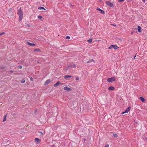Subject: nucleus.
I'll return each instance as SVG.
<instances>
[{"label":"nucleus","mask_w":147,"mask_h":147,"mask_svg":"<svg viewBox=\"0 0 147 147\" xmlns=\"http://www.w3.org/2000/svg\"><path fill=\"white\" fill-rule=\"evenodd\" d=\"M18 14L19 16V20L20 22L21 21L23 18V13L22 11L21 8L20 7L18 10L17 13Z\"/></svg>","instance_id":"nucleus-1"},{"label":"nucleus","mask_w":147,"mask_h":147,"mask_svg":"<svg viewBox=\"0 0 147 147\" xmlns=\"http://www.w3.org/2000/svg\"><path fill=\"white\" fill-rule=\"evenodd\" d=\"M71 67L75 68L76 67V64L74 63H72L69 65H68L66 67V69L68 70V69Z\"/></svg>","instance_id":"nucleus-2"},{"label":"nucleus","mask_w":147,"mask_h":147,"mask_svg":"<svg viewBox=\"0 0 147 147\" xmlns=\"http://www.w3.org/2000/svg\"><path fill=\"white\" fill-rule=\"evenodd\" d=\"M41 142V140L38 138H36L34 139V142L36 144H38Z\"/></svg>","instance_id":"nucleus-3"},{"label":"nucleus","mask_w":147,"mask_h":147,"mask_svg":"<svg viewBox=\"0 0 147 147\" xmlns=\"http://www.w3.org/2000/svg\"><path fill=\"white\" fill-rule=\"evenodd\" d=\"M116 79L114 77H112L111 78H108L107 79V81L109 82H112L113 81H115Z\"/></svg>","instance_id":"nucleus-4"},{"label":"nucleus","mask_w":147,"mask_h":147,"mask_svg":"<svg viewBox=\"0 0 147 147\" xmlns=\"http://www.w3.org/2000/svg\"><path fill=\"white\" fill-rule=\"evenodd\" d=\"M130 108H131L130 107H129L128 108H127L125 110V111L124 112H123L122 113V114H124V113H127L130 110Z\"/></svg>","instance_id":"nucleus-5"},{"label":"nucleus","mask_w":147,"mask_h":147,"mask_svg":"<svg viewBox=\"0 0 147 147\" xmlns=\"http://www.w3.org/2000/svg\"><path fill=\"white\" fill-rule=\"evenodd\" d=\"M106 3L107 5L110 7H112L113 5V4L109 1H106Z\"/></svg>","instance_id":"nucleus-6"},{"label":"nucleus","mask_w":147,"mask_h":147,"mask_svg":"<svg viewBox=\"0 0 147 147\" xmlns=\"http://www.w3.org/2000/svg\"><path fill=\"white\" fill-rule=\"evenodd\" d=\"M63 89L65 90L70 91L71 90V89L68 87L67 86L64 87L63 88Z\"/></svg>","instance_id":"nucleus-7"},{"label":"nucleus","mask_w":147,"mask_h":147,"mask_svg":"<svg viewBox=\"0 0 147 147\" xmlns=\"http://www.w3.org/2000/svg\"><path fill=\"white\" fill-rule=\"evenodd\" d=\"M96 10L98 11H100V13L102 14H105V12L103 11L101 9H100L98 7H97Z\"/></svg>","instance_id":"nucleus-8"},{"label":"nucleus","mask_w":147,"mask_h":147,"mask_svg":"<svg viewBox=\"0 0 147 147\" xmlns=\"http://www.w3.org/2000/svg\"><path fill=\"white\" fill-rule=\"evenodd\" d=\"M51 82V80L50 79H49L47 80L45 82V83L44 85H48Z\"/></svg>","instance_id":"nucleus-9"},{"label":"nucleus","mask_w":147,"mask_h":147,"mask_svg":"<svg viewBox=\"0 0 147 147\" xmlns=\"http://www.w3.org/2000/svg\"><path fill=\"white\" fill-rule=\"evenodd\" d=\"M60 83L59 81L57 82L55 84H54L53 85L54 87H56L58 86L60 84Z\"/></svg>","instance_id":"nucleus-10"},{"label":"nucleus","mask_w":147,"mask_h":147,"mask_svg":"<svg viewBox=\"0 0 147 147\" xmlns=\"http://www.w3.org/2000/svg\"><path fill=\"white\" fill-rule=\"evenodd\" d=\"M115 89V88L113 86H110L108 88V90H114Z\"/></svg>","instance_id":"nucleus-11"},{"label":"nucleus","mask_w":147,"mask_h":147,"mask_svg":"<svg viewBox=\"0 0 147 147\" xmlns=\"http://www.w3.org/2000/svg\"><path fill=\"white\" fill-rule=\"evenodd\" d=\"M27 44L30 46H35V44L34 43H32L29 42H27Z\"/></svg>","instance_id":"nucleus-12"},{"label":"nucleus","mask_w":147,"mask_h":147,"mask_svg":"<svg viewBox=\"0 0 147 147\" xmlns=\"http://www.w3.org/2000/svg\"><path fill=\"white\" fill-rule=\"evenodd\" d=\"M112 47L114 49H116L118 48V47L116 45H112Z\"/></svg>","instance_id":"nucleus-13"},{"label":"nucleus","mask_w":147,"mask_h":147,"mask_svg":"<svg viewBox=\"0 0 147 147\" xmlns=\"http://www.w3.org/2000/svg\"><path fill=\"white\" fill-rule=\"evenodd\" d=\"M34 52H41V51L39 49L36 48V49H34Z\"/></svg>","instance_id":"nucleus-14"},{"label":"nucleus","mask_w":147,"mask_h":147,"mask_svg":"<svg viewBox=\"0 0 147 147\" xmlns=\"http://www.w3.org/2000/svg\"><path fill=\"white\" fill-rule=\"evenodd\" d=\"M140 100L142 102H144L145 100L144 98L142 97H140Z\"/></svg>","instance_id":"nucleus-15"},{"label":"nucleus","mask_w":147,"mask_h":147,"mask_svg":"<svg viewBox=\"0 0 147 147\" xmlns=\"http://www.w3.org/2000/svg\"><path fill=\"white\" fill-rule=\"evenodd\" d=\"M6 117H7V114H6L4 116V118L3 119V121H5L6 120Z\"/></svg>","instance_id":"nucleus-16"},{"label":"nucleus","mask_w":147,"mask_h":147,"mask_svg":"<svg viewBox=\"0 0 147 147\" xmlns=\"http://www.w3.org/2000/svg\"><path fill=\"white\" fill-rule=\"evenodd\" d=\"M71 76L66 75L65 76V78L66 79V78H71Z\"/></svg>","instance_id":"nucleus-17"},{"label":"nucleus","mask_w":147,"mask_h":147,"mask_svg":"<svg viewBox=\"0 0 147 147\" xmlns=\"http://www.w3.org/2000/svg\"><path fill=\"white\" fill-rule=\"evenodd\" d=\"M140 29H141L140 27V26H138V30L139 32H141Z\"/></svg>","instance_id":"nucleus-18"},{"label":"nucleus","mask_w":147,"mask_h":147,"mask_svg":"<svg viewBox=\"0 0 147 147\" xmlns=\"http://www.w3.org/2000/svg\"><path fill=\"white\" fill-rule=\"evenodd\" d=\"M38 9L39 10H41V9H44L45 10V9L42 7H39L38 8Z\"/></svg>","instance_id":"nucleus-19"},{"label":"nucleus","mask_w":147,"mask_h":147,"mask_svg":"<svg viewBox=\"0 0 147 147\" xmlns=\"http://www.w3.org/2000/svg\"><path fill=\"white\" fill-rule=\"evenodd\" d=\"M92 61H94V60L93 59H92L89 60V61H87V63H89Z\"/></svg>","instance_id":"nucleus-20"},{"label":"nucleus","mask_w":147,"mask_h":147,"mask_svg":"<svg viewBox=\"0 0 147 147\" xmlns=\"http://www.w3.org/2000/svg\"><path fill=\"white\" fill-rule=\"evenodd\" d=\"M92 41V38H90L89 40H87V41L89 42V43H91Z\"/></svg>","instance_id":"nucleus-21"},{"label":"nucleus","mask_w":147,"mask_h":147,"mask_svg":"<svg viewBox=\"0 0 147 147\" xmlns=\"http://www.w3.org/2000/svg\"><path fill=\"white\" fill-rule=\"evenodd\" d=\"M70 38V37L69 36H67L66 37V39H69Z\"/></svg>","instance_id":"nucleus-22"},{"label":"nucleus","mask_w":147,"mask_h":147,"mask_svg":"<svg viewBox=\"0 0 147 147\" xmlns=\"http://www.w3.org/2000/svg\"><path fill=\"white\" fill-rule=\"evenodd\" d=\"M25 82V80L24 79H23L21 81V83H24Z\"/></svg>","instance_id":"nucleus-23"},{"label":"nucleus","mask_w":147,"mask_h":147,"mask_svg":"<svg viewBox=\"0 0 147 147\" xmlns=\"http://www.w3.org/2000/svg\"><path fill=\"white\" fill-rule=\"evenodd\" d=\"M113 136H114L115 137H117V135L116 134H113Z\"/></svg>","instance_id":"nucleus-24"},{"label":"nucleus","mask_w":147,"mask_h":147,"mask_svg":"<svg viewBox=\"0 0 147 147\" xmlns=\"http://www.w3.org/2000/svg\"><path fill=\"white\" fill-rule=\"evenodd\" d=\"M38 18L39 19H41L42 18V17L41 16H38Z\"/></svg>","instance_id":"nucleus-25"},{"label":"nucleus","mask_w":147,"mask_h":147,"mask_svg":"<svg viewBox=\"0 0 147 147\" xmlns=\"http://www.w3.org/2000/svg\"><path fill=\"white\" fill-rule=\"evenodd\" d=\"M18 67L20 69H22V65H19L18 66Z\"/></svg>","instance_id":"nucleus-26"},{"label":"nucleus","mask_w":147,"mask_h":147,"mask_svg":"<svg viewBox=\"0 0 147 147\" xmlns=\"http://www.w3.org/2000/svg\"><path fill=\"white\" fill-rule=\"evenodd\" d=\"M112 45H111L108 48V49H112Z\"/></svg>","instance_id":"nucleus-27"},{"label":"nucleus","mask_w":147,"mask_h":147,"mask_svg":"<svg viewBox=\"0 0 147 147\" xmlns=\"http://www.w3.org/2000/svg\"><path fill=\"white\" fill-rule=\"evenodd\" d=\"M39 134L40 135H43V133L42 132H40V133H39Z\"/></svg>","instance_id":"nucleus-28"},{"label":"nucleus","mask_w":147,"mask_h":147,"mask_svg":"<svg viewBox=\"0 0 147 147\" xmlns=\"http://www.w3.org/2000/svg\"><path fill=\"white\" fill-rule=\"evenodd\" d=\"M5 34V33L4 32H3L1 33H0V36L2 35H3V34Z\"/></svg>","instance_id":"nucleus-29"},{"label":"nucleus","mask_w":147,"mask_h":147,"mask_svg":"<svg viewBox=\"0 0 147 147\" xmlns=\"http://www.w3.org/2000/svg\"><path fill=\"white\" fill-rule=\"evenodd\" d=\"M125 0H119L118 1L119 2H121L124 1Z\"/></svg>","instance_id":"nucleus-30"},{"label":"nucleus","mask_w":147,"mask_h":147,"mask_svg":"<svg viewBox=\"0 0 147 147\" xmlns=\"http://www.w3.org/2000/svg\"><path fill=\"white\" fill-rule=\"evenodd\" d=\"M109 144H106L105 145V147H109Z\"/></svg>","instance_id":"nucleus-31"},{"label":"nucleus","mask_w":147,"mask_h":147,"mask_svg":"<svg viewBox=\"0 0 147 147\" xmlns=\"http://www.w3.org/2000/svg\"><path fill=\"white\" fill-rule=\"evenodd\" d=\"M30 80L31 81H32L33 80V78L32 77L30 78Z\"/></svg>","instance_id":"nucleus-32"},{"label":"nucleus","mask_w":147,"mask_h":147,"mask_svg":"<svg viewBox=\"0 0 147 147\" xmlns=\"http://www.w3.org/2000/svg\"><path fill=\"white\" fill-rule=\"evenodd\" d=\"M13 71H12V70H10V72L11 73H12L13 72Z\"/></svg>","instance_id":"nucleus-33"},{"label":"nucleus","mask_w":147,"mask_h":147,"mask_svg":"<svg viewBox=\"0 0 147 147\" xmlns=\"http://www.w3.org/2000/svg\"><path fill=\"white\" fill-rule=\"evenodd\" d=\"M78 79H79V78H76V80H78Z\"/></svg>","instance_id":"nucleus-34"},{"label":"nucleus","mask_w":147,"mask_h":147,"mask_svg":"<svg viewBox=\"0 0 147 147\" xmlns=\"http://www.w3.org/2000/svg\"><path fill=\"white\" fill-rule=\"evenodd\" d=\"M111 25L113 26H116V25H114V24H112Z\"/></svg>","instance_id":"nucleus-35"},{"label":"nucleus","mask_w":147,"mask_h":147,"mask_svg":"<svg viewBox=\"0 0 147 147\" xmlns=\"http://www.w3.org/2000/svg\"><path fill=\"white\" fill-rule=\"evenodd\" d=\"M136 55H135V56L134 57V59H135L136 58Z\"/></svg>","instance_id":"nucleus-36"},{"label":"nucleus","mask_w":147,"mask_h":147,"mask_svg":"<svg viewBox=\"0 0 147 147\" xmlns=\"http://www.w3.org/2000/svg\"><path fill=\"white\" fill-rule=\"evenodd\" d=\"M4 68V67H2L1 68V69H3Z\"/></svg>","instance_id":"nucleus-37"},{"label":"nucleus","mask_w":147,"mask_h":147,"mask_svg":"<svg viewBox=\"0 0 147 147\" xmlns=\"http://www.w3.org/2000/svg\"><path fill=\"white\" fill-rule=\"evenodd\" d=\"M145 0H142V1H145Z\"/></svg>","instance_id":"nucleus-38"},{"label":"nucleus","mask_w":147,"mask_h":147,"mask_svg":"<svg viewBox=\"0 0 147 147\" xmlns=\"http://www.w3.org/2000/svg\"><path fill=\"white\" fill-rule=\"evenodd\" d=\"M145 139L147 140V138H146Z\"/></svg>","instance_id":"nucleus-39"}]
</instances>
